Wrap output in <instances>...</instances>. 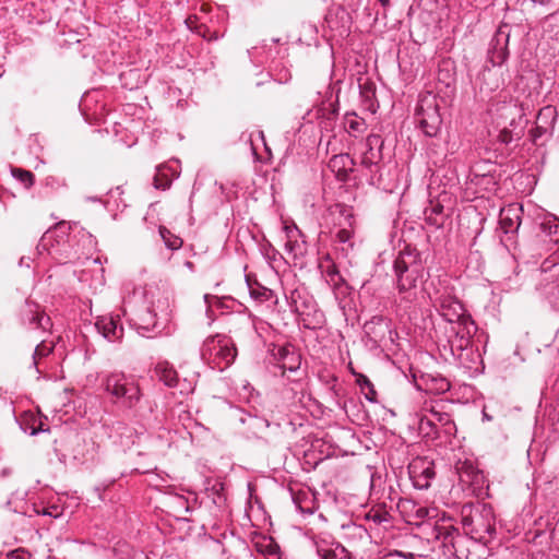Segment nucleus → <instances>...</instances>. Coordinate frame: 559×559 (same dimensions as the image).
<instances>
[{
	"mask_svg": "<svg viewBox=\"0 0 559 559\" xmlns=\"http://www.w3.org/2000/svg\"><path fill=\"white\" fill-rule=\"evenodd\" d=\"M433 307L447 322L443 334L437 341L441 356L465 370L476 371L481 362V355L474 342L478 328L471 313L448 290L433 299Z\"/></svg>",
	"mask_w": 559,
	"mask_h": 559,
	"instance_id": "nucleus-1",
	"label": "nucleus"
},
{
	"mask_svg": "<svg viewBox=\"0 0 559 559\" xmlns=\"http://www.w3.org/2000/svg\"><path fill=\"white\" fill-rule=\"evenodd\" d=\"M317 552L320 559H347L346 550L341 546H337L334 549L318 547Z\"/></svg>",
	"mask_w": 559,
	"mask_h": 559,
	"instance_id": "nucleus-31",
	"label": "nucleus"
},
{
	"mask_svg": "<svg viewBox=\"0 0 559 559\" xmlns=\"http://www.w3.org/2000/svg\"><path fill=\"white\" fill-rule=\"evenodd\" d=\"M287 304L297 318L298 322L308 330L320 329L325 318L323 312L318 308L314 298L307 292L305 287H297L286 295Z\"/></svg>",
	"mask_w": 559,
	"mask_h": 559,
	"instance_id": "nucleus-5",
	"label": "nucleus"
},
{
	"mask_svg": "<svg viewBox=\"0 0 559 559\" xmlns=\"http://www.w3.org/2000/svg\"><path fill=\"white\" fill-rule=\"evenodd\" d=\"M1 475H2V476H7V475H9V471H8L7 468H5V469H3V471H2V473H1Z\"/></svg>",
	"mask_w": 559,
	"mask_h": 559,
	"instance_id": "nucleus-56",
	"label": "nucleus"
},
{
	"mask_svg": "<svg viewBox=\"0 0 559 559\" xmlns=\"http://www.w3.org/2000/svg\"><path fill=\"white\" fill-rule=\"evenodd\" d=\"M168 167L162 165L156 168V174L153 179V185L155 189L158 190H167L171 186V177L166 173Z\"/></svg>",
	"mask_w": 559,
	"mask_h": 559,
	"instance_id": "nucleus-28",
	"label": "nucleus"
},
{
	"mask_svg": "<svg viewBox=\"0 0 559 559\" xmlns=\"http://www.w3.org/2000/svg\"><path fill=\"white\" fill-rule=\"evenodd\" d=\"M95 328L109 342L119 341L123 336V326L118 317H99L95 323Z\"/></svg>",
	"mask_w": 559,
	"mask_h": 559,
	"instance_id": "nucleus-17",
	"label": "nucleus"
},
{
	"mask_svg": "<svg viewBox=\"0 0 559 559\" xmlns=\"http://www.w3.org/2000/svg\"><path fill=\"white\" fill-rule=\"evenodd\" d=\"M254 546L257 551L265 555L267 559H282L280 546L272 537H263Z\"/></svg>",
	"mask_w": 559,
	"mask_h": 559,
	"instance_id": "nucleus-26",
	"label": "nucleus"
},
{
	"mask_svg": "<svg viewBox=\"0 0 559 559\" xmlns=\"http://www.w3.org/2000/svg\"><path fill=\"white\" fill-rule=\"evenodd\" d=\"M32 508L36 514L47 515V516L55 518V519H57L61 515V512L59 511L58 506H50L47 508H45V507L38 508L35 504H33Z\"/></svg>",
	"mask_w": 559,
	"mask_h": 559,
	"instance_id": "nucleus-41",
	"label": "nucleus"
},
{
	"mask_svg": "<svg viewBox=\"0 0 559 559\" xmlns=\"http://www.w3.org/2000/svg\"><path fill=\"white\" fill-rule=\"evenodd\" d=\"M542 229L552 237L555 243H559V219L556 216L542 223Z\"/></svg>",
	"mask_w": 559,
	"mask_h": 559,
	"instance_id": "nucleus-34",
	"label": "nucleus"
},
{
	"mask_svg": "<svg viewBox=\"0 0 559 559\" xmlns=\"http://www.w3.org/2000/svg\"><path fill=\"white\" fill-rule=\"evenodd\" d=\"M168 306L166 298L163 300L158 299L157 307H162L159 316L154 308L145 307L136 311L131 320L132 324L142 336L154 337L159 335L169 321Z\"/></svg>",
	"mask_w": 559,
	"mask_h": 559,
	"instance_id": "nucleus-9",
	"label": "nucleus"
},
{
	"mask_svg": "<svg viewBox=\"0 0 559 559\" xmlns=\"http://www.w3.org/2000/svg\"><path fill=\"white\" fill-rule=\"evenodd\" d=\"M365 333L370 336L374 342L381 341L389 330L386 320L382 316H374L370 321L364 325Z\"/></svg>",
	"mask_w": 559,
	"mask_h": 559,
	"instance_id": "nucleus-24",
	"label": "nucleus"
},
{
	"mask_svg": "<svg viewBox=\"0 0 559 559\" xmlns=\"http://www.w3.org/2000/svg\"><path fill=\"white\" fill-rule=\"evenodd\" d=\"M331 215L334 217L335 225L338 226L335 233V241L342 245L341 251L344 257H347L354 248L353 209L344 204H335L331 209Z\"/></svg>",
	"mask_w": 559,
	"mask_h": 559,
	"instance_id": "nucleus-11",
	"label": "nucleus"
},
{
	"mask_svg": "<svg viewBox=\"0 0 559 559\" xmlns=\"http://www.w3.org/2000/svg\"><path fill=\"white\" fill-rule=\"evenodd\" d=\"M204 301L206 304V313L209 317L211 316L214 307L221 308L223 306V301L218 297L211 296L209 294L204 295Z\"/></svg>",
	"mask_w": 559,
	"mask_h": 559,
	"instance_id": "nucleus-43",
	"label": "nucleus"
},
{
	"mask_svg": "<svg viewBox=\"0 0 559 559\" xmlns=\"http://www.w3.org/2000/svg\"><path fill=\"white\" fill-rule=\"evenodd\" d=\"M367 390H368V392L365 394L366 399L369 402H376V400H377V392H376L373 385L371 388H367Z\"/></svg>",
	"mask_w": 559,
	"mask_h": 559,
	"instance_id": "nucleus-51",
	"label": "nucleus"
},
{
	"mask_svg": "<svg viewBox=\"0 0 559 559\" xmlns=\"http://www.w3.org/2000/svg\"><path fill=\"white\" fill-rule=\"evenodd\" d=\"M14 498H15V493H13L11 496V498L7 501V506L9 508H11L14 512L27 513V510H25L23 507H21V508L19 506L12 507V504L14 503Z\"/></svg>",
	"mask_w": 559,
	"mask_h": 559,
	"instance_id": "nucleus-50",
	"label": "nucleus"
},
{
	"mask_svg": "<svg viewBox=\"0 0 559 559\" xmlns=\"http://www.w3.org/2000/svg\"><path fill=\"white\" fill-rule=\"evenodd\" d=\"M453 401L448 399L426 400L420 407L418 431L426 440L448 442L456 435Z\"/></svg>",
	"mask_w": 559,
	"mask_h": 559,
	"instance_id": "nucleus-2",
	"label": "nucleus"
},
{
	"mask_svg": "<svg viewBox=\"0 0 559 559\" xmlns=\"http://www.w3.org/2000/svg\"><path fill=\"white\" fill-rule=\"evenodd\" d=\"M10 559H32V556L28 551L24 549H15L9 552Z\"/></svg>",
	"mask_w": 559,
	"mask_h": 559,
	"instance_id": "nucleus-47",
	"label": "nucleus"
},
{
	"mask_svg": "<svg viewBox=\"0 0 559 559\" xmlns=\"http://www.w3.org/2000/svg\"><path fill=\"white\" fill-rule=\"evenodd\" d=\"M383 7L389 5L390 0H379Z\"/></svg>",
	"mask_w": 559,
	"mask_h": 559,
	"instance_id": "nucleus-55",
	"label": "nucleus"
},
{
	"mask_svg": "<svg viewBox=\"0 0 559 559\" xmlns=\"http://www.w3.org/2000/svg\"><path fill=\"white\" fill-rule=\"evenodd\" d=\"M345 126L349 132L361 133L366 128V122L362 118H358L355 114L346 116Z\"/></svg>",
	"mask_w": 559,
	"mask_h": 559,
	"instance_id": "nucleus-35",
	"label": "nucleus"
},
{
	"mask_svg": "<svg viewBox=\"0 0 559 559\" xmlns=\"http://www.w3.org/2000/svg\"><path fill=\"white\" fill-rule=\"evenodd\" d=\"M522 206L510 204L500 212V227L506 233H514L521 225Z\"/></svg>",
	"mask_w": 559,
	"mask_h": 559,
	"instance_id": "nucleus-19",
	"label": "nucleus"
},
{
	"mask_svg": "<svg viewBox=\"0 0 559 559\" xmlns=\"http://www.w3.org/2000/svg\"><path fill=\"white\" fill-rule=\"evenodd\" d=\"M431 537L439 540L447 551L454 555L457 559H463L461 546L465 542L459 533V530L448 522L436 523L431 531ZM465 559H468L466 557Z\"/></svg>",
	"mask_w": 559,
	"mask_h": 559,
	"instance_id": "nucleus-12",
	"label": "nucleus"
},
{
	"mask_svg": "<svg viewBox=\"0 0 559 559\" xmlns=\"http://www.w3.org/2000/svg\"><path fill=\"white\" fill-rule=\"evenodd\" d=\"M274 358L283 373L285 371L297 372L301 365V355L290 344L277 347L274 352Z\"/></svg>",
	"mask_w": 559,
	"mask_h": 559,
	"instance_id": "nucleus-16",
	"label": "nucleus"
},
{
	"mask_svg": "<svg viewBox=\"0 0 559 559\" xmlns=\"http://www.w3.org/2000/svg\"><path fill=\"white\" fill-rule=\"evenodd\" d=\"M415 120L426 136L438 135L442 127V117L437 95L430 92L420 95L415 110Z\"/></svg>",
	"mask_w": 559,
	"mask_h": 559,
	"instance_id": "nucleus-8",
	"label": "nucleus"
},
{
	"mask_svg": "<svg viewBox=\"0 0 559 559\" xmlns=\"http://www.w3.org/2000/svg\"><path fill=\"white\" fill-rule=\"evenodd\" d=\"M459 479L463 485L480 487L484 475L472 463L465 461L456 466Z\"/></svg>",
	"mask_w": 559,
	"mask_h": 559,
	"instance_id": "nucleus-21",
	"label": "nucleus"
},
{
	"mask_svg": "<svg viewBox=\"0 0 559 559\" xmlns=\"http://www.w3.org/2000/svg\"><path fill=\"white\" fill-rule=\"evenodd\" d=\"M557 117V110L552 106L543 107L538 115L536 123L548 126L554 130L555 120Z\"/></svg>",
	"mask_w": 559,
	"mask_h": 559,
	"instance_id": "nucleus-29",
	"label": "nucleus"
},
{
	"mask_svg": "<svg viewBox=\"0 0 559 559\" xmlns=\"http://www.w3.org/2000/svg\"><path fill=\"white\" fill-rule=\"evenodd\" d=\"M227 559H238L236 556H228Z\"/></svg>",
	"mask_w": 559,
	"mask_h": 559,
	"instance_id": "nucleus-58",
	"label": "nucleus"
},
{
	"mask_svg": "<svg viewBox=\"0 0 559 559\" xmlns=\"http://www.w3.org/2000/svg\"><path fill=\"white\" fill-rule=\"evenodd\" d=\"M159 235L166 248H168L171 251L180 249L183 245V240L179 236L173 234L165 226L159 227Z\"/></svg>",
	"mask_w": 559,
	"mask_h": 559,
	"instance_id": "nucleus-27",
	"label": "nucleus"
},
{
	"mask_svg": "<svg viewBox=\"0 0 559 559\" xmlns=\"http://www.w3.org/2000/svg\"><path fill=\"white\" fill-rule=\"evenodd\" d=\"M521 132L522 130H520L519 132H515V134H513V130H510L508 128H504L500 131L499 135H498V140L503 143V144H509L510 142L513 141L514 136L516 139L520 138L521 135Z\"/></svg>",
	"mask_w": 559,
	"mask_h": 559,
	"instance_id": "nucleus-42",
	"label": "nucleus"
},
{
	"mask_svg": "<svg viewBox=\"0 0 559 559\" xmlns=\"http://www.w3.org/2000/svg\"><path fill=\"white\" fill-rule=\"evenodd\" d=\"M381 559H415V554H413V552L405 554L400 550H393V551H390L389 554H386Z\"/></svg>",
	"mask_w": 559,
	"mask_h": 559,
	"instance_id": "nucleus-45",
	"label": "nucleus"
},
{
	"mask_svg": "<svg viewBox=\"0 0 559 559\" xmlns=\"http://www.w3.org/2000/svg\"><path fill=\"white\" fill-rule=\"evenodd\" d=\"M237 356V349L234 342L226 335L217 334L204 341L201 348L202 359L210 365L212 369L219 371L229 367Z\"/></svg>",
	"mask_w": 559,
	"mask_h": 559,
	"instance_id": "nucleus-6",
	"label": "nucleus"
},
{
	"mask_svg": "<svg viewBox=\"0 0 559 559\" xmlns=\"http://www.w3.org/2000/svg\"><path fill=\"white\" fill-rule=\"evenodd\" d=\"M102 385L115 404L135 411L142 400L139 381L132 374L122 371H112L103 377Z\"/></svg>",
	"mask_w": 559,
	"mask_h": 559,
	"instance_id": "nucleus-4",
	"label": "nucleus"
},
{
	"mask_svg": "<svg viewBox=\"0 0 559 559\" xmlns=\"http://www.w3.org/2000/svg\"><path fill=\"white\" fill-rule=\"evenodd\" d=\"M417 515H418L419 518H424V516L428 515V510H427V509H425V508H419V509L417 510Z\"/></svg>",
	"mask_w": 559,
	"mask_h": 559,
	"instance_id": "nucleus-52",
	"label": "nucleus"
},
{
	"mask_svg": "<svg viewBox=\"0 0 559 559\" xmlns=\"http://www.w3.org/2000/svg\"><path fill=\"white\" fill-rule=\"evenodd\" d=\"M543 26L547 32H552L559 26V9L544 17Z\"/></svg>",
	"mask_w": 559,
	"mask_h": 559,
	"instance_id": "nucleus-39",
	"label": "nucleus"
},
{
	"mask_svg": "<svg viewBox=\"0 0 559 559\" xmlns=\"http://www.w3.org/2000/svg\"><path fill=\"white\" fill-rule=\"evenodd\" d=\"M450 388H451L450 382L445 378H442V377L432 378L431 383L429 385V390L433 391L437 394L444 393V392L449 391Z\"/></svg>",
	"mask_w": 559,
	"mask_h": 559,
	"instance_id": "nucleus-36",
	"label": "nucleus"
},
{
	"mask_svg": "<svg viewBox=\"0 0 559 559\" xmlns=\"http://www.w3.org/2000/svg\"><path fill=\"white\" fill-rule=\"evenodd\" d=\"M357 383L359 384V386L365 390L367 388H371L372 386V383L371 381L369 380L368 377H366L365 374H359L358 379H357Z\"/></svg>",
	"mask_w": 559,
	"mask_h": 559,
	"instance_id": "nucleus-49",
	"label": "nucleus"
},
{
	"mask_svg": "<svg viewBox=\"0 0 559 559\" xmlns=\"http://www.w3.org/2000/svg\"><path fill=\"white\" fill-rule=\"evenodd\" d=\"M507 115L512 116V119L510 121V127L515 129V116H519L520 119L524 116V111L521 105H518L515 103H510L506 106Z\"/></svg>",
	"mask_w": 559,
	"mask_h": 559,
	"instance_id": "nucleus-38",
	"label": "nucleus"
},
{
	"mask_svg": "<svg viewBox=\"0 0 559 559\" xmlns=\"http://www.w3.org/2000/svg\"><path fill=\"white\" fill-rule=\"evenodd\" d=\"M228 324L230 325L229 332H237L238 330H251V323L248 318L239 314H230L227 318Z\"/></svg>",
	"mask_w": 559,
	"mask_h": 559,
	"instance_id": "nucleus-32",
	"label": "nucleus"
},
{
	"mask_svg": "<svg viewBox=\"0 0 559 559\" xmlns=\"http://www.w3.org/2000/svg\"><path fill=\"white\" fill-rule=\"evenodd\" d=\"M155 373L158 377L159 381H162L168 388H176L179 384V376L176 369L168 361H159L155 366Z\"/></svg>",
	"mask_w": 559,
	"mask_h": 559,
	"instance_id": "nucleus-23",
	"label": "nucleus"
},
{
	"mask_svg": "<svg viewBox=\"0 0 559 559\" xmlns=\"http://www.w3.org/2000/svg\"><path fill=\"white\" fill-rule=\"evenodd\" d=\"M483 418L486 420H491V417L487 413H483Z\"/></svg>",
	"mask_w": 559,
	"mask_h": 559,
	"instance_id": "nucleus-54",
	"label": "nucleus"
},
{
	"mask_svg": "<svg viewBox=\"0 0 559 559\" xmlns=\"http://www.w3.org/2000/svg\"><path fill=\"white\" fill-rule=\"evenodd\" d=\"M425 221L428 225L440 228L443 226L447 214L440 202H431L424 211Z\"/></svg>",
	"mask_w": 559,
	"mask_h": 559,
	"instance_id": "nucleus-25",
	"label": "nucleus"
},
{
	"mask_svg": "<svg viewBox=\"0 0 559 559\" xmlns=\"http://www.w3.org/2000/svg\"><path fill=\"white\" fill-rule=\"evenodd\" d=\"M367 519L372 521L374 524L383 525L388 527L391 525V514L386 510L371 509L367 513Z\"/></svg>",
	"mask_w": 559,
	"mask_h": 559,
	"instance_id": "nucleus-30",
	"label": "nucleus"
},
{
	"mask_svg": "<svg viewBox=\"0 0 559 559\" xmlns=\"http://www.w3.org/2000/svg\"><path fill=\"white\" fill-rule=\"evenodd\" d=\"M194 381L183 378L182 380L179 379V384L176 388L179 389L181 394H189L194 391Z\"/></svg>",
	"mask_w": 559,
	"mask_h": 559,
	"instance_id": "nucleus-44",
	"label": "nucleus"
},
{
	"mask_svg": "<svg viewBox=\"0 0 559 559\" xmlns=\"http://www.w3.org/2000/svg\"><path fill=\"white\" fill-rule=\"evenodd\" d=\"M328 166L338 180L346 181L349 173L354 171L355 160L349 154H336L330 158Z\"/></svg>",
	"mask_w": 559,
	"mask_h": 559,
	"instance_id": "nucleus-18",
	"label": "nucleus"
},
{
	"mask_svg": "<svg viewBox=\"0 0 559 559\" xmlns=\"http://www.w3.org/2000/svg\"><path fill=\"white\" fill-rule=\"evenodd\" d=\"M12 175L27 188L34 183V175L29 170L14 168Z\"/></svg>",
	"mask_w": 559,
	"mask_h": 559,
	"instance_id": "nucleus-37",
	"label": "nucleus"
},
{
	"mask_svg": "<svg viewBox=\"0 0 559 559\" xmlns=\"http://www.w3.org/2000/svg\"><path fill=\"white\" fill-rule=\"evenodd\" d=\"M22 321L32 330L48 331L52 326L50 317L45 313L38 304L34 302H26L22 310Z\"/></svg>",
	"mask_w": 559,
	"mask_h": 559,
	"instance_id": "nucleus-15",
	"label": "nucleus"
},
{
	"mask_svg": "<svg viewBox=\"0 0 559 559\" xmlns=\"http://www.w3.org/2000/svg\"><path fill=\"white\" fill-rule=\"evenodd\" d=\"M237 415L238 421L241 425L247 426L248 432H251L254 436H257L259 432L263 431L270 426L267 419L259 417L257 415H251L250 413H246L242 409H239Z\"/></svg>",
	"mask_w": 559,
	"mask_h": 559,
	"instance_id": "nucleus-22",
	"label": "nucleus"
},
{
	"mask_svg": "<svg viewBox=\"0 0 559 559\" xmlns=\"http://www.w3.org/2000/svg\"><path fill=\"white\" fill-rule=\"evenodd\" d=\"M52 350H53V345L47 344L46 341H41V343H39L35 347V350L33 354V360H34L33 364L36 367L38 372H40V370L38 368V364H39L38 360L43 357L48 356L50 353H52Z\"/></svg>",
	"mask_w": 559,
	"mask_h": 559,
	"instance_id": "nucleus-33",
	"label": "nucleus"
},
{
	"mask_svg": "<svg viewBox=\"0 0 559 559\" xmlns=\"http://www.w3.org/2000/svg\"><path fill=\"white\" fill-rule=\"evenodd\" d=\"M324 273H325V276L334 284H335L336 278L341 280L340 272L334 264L329 265L326 267V270L324 271Z\"/></svg>",
	"mask_w": 559,
	"mask_h": 559,
	"instance_id": "nucleus-46",
	"label": "nucleus"
},
{
	"mask_svg": "<svg viewBox=\"0 0 559 559\" xmlns=\"http://www.w3.org/2000/svg\"><path fill=\"white\" fill-rule=\"evenodd\" d=\"M393 270L399 293L405 294L404 298L411 301L415 296L413 289L424 275L420 253L415 248L406 247L394 260Z\"/></svg>",
	"mask_w": 559,
	"mask_h": 559,
	"instance_id": "nucleus-3",
	"label": "nucleus"
},
{
	"mask_svg": "<svg viewBox=\"0 0 559 559\" xmlns=\"http://www.w3.org/2000/svg\"><path fill=\"white\" fill-rule=\"evenodd\" d=\"M38 431H39V429L33 428L31 435H36Z\"/></svg>",
	"mask_w": 559,
	"mask_h": 559,
	"instance_id": "nucleus-57",
	"label": "nucleus"
},
{
	"mask_svg": "<svg viewBox=\"0 0 559 559\" xmlns=\"http://www.w3.org/2000/svg\"><path fill=\"white\" fill-rule=\"evenodd\" d=\"M552 129H550L548 126L536 123V127L531 130L530 135L532 141L537 144L538 140L545 135V134H551Z\"/></svg>",
	"mask_w": 559,
	"mask_h": 559,
	"instance_id": "nucleus-40",
	"label": "nucleus"
},
{
	"mask_svg": "<svg viewBox=\"0 0 559 559\" xmlns=\"http://www.w3.org/2000/svg\"><path fill=\"white\" fill-rule=\"evenodd\" d=\"M409 478L415 488L428 489L436 477L435 463L427 457H416L408 465Z\"/></svg>",
	"mask_w": 559,
	"mask_h": 559,
	"instance_id": "nucleus-13",
	"label": "nucleus"
},
{
	"mask_svg": "<svg viewBox=\"0 0 559 559\" xmlns=\"http://www.w3.org/2000/svg\"><path fill=\"white\" fill-rule=\"evenodd\" d=\"M250 294H251V296H253L254 298H264V299H269V297L271 296L272 292H271L270 289L262 288V292H259V290H255V289H251V290H250Z\"/></svg>",
	"mask_w": 559,
	"mask_h": 559,
	"instance_id": "nucleus-48",
	"label": "nucleus"
},
{
	"mask_svg": "<svg viewBox=\"0 0 559 559\" xmlns=\"http://www.w3.org/2000/svg\"><path fill=\"white\" fill-rule=\"evenodd\" d=\"M510 29L508 25H502L495 33L490 40L488 49V60L493 67H500L509 57Z\"/></svg>",
	"mask_w": 559,
	"mask_h": 559,
	"instance_id": "nucleus-14",
	"label": "nucleus"
},
{
	"mask_svg": "<svg viewBox=\"0 0 559 559\" xmlns=\"http://www.w3.org/2000/svg\"><path fill=\"white\" fill-rule=\"evenodd\" d=\"M480 90L495 92L504 84L501 70L497 67H485L479 76Z\"/></svg>",
	"mask_w": 559,
	"mask_h": 559,
	"instance_id": "nucleus-20",
	"label": "nucleus"
},
{
	"mask_svg": "<svg viewBox=\"0 0 559 559\" xmlns=\"http://www.w3.org/2000/svg\"><path fill=\"white\" fill-rule=\"evenodd\" d=\"M534 3H538L540 5H546L547 3H549L551 0H532Z\"/></svg>",
	"mask_w": 559,
	"mask_h": 559,
	"instance_id": "nucleus-53",
	"label": "nucleus"
},
{
	"mask_svg": "<svg viewBox=\"0 0 559 559\" xmlns=\"http://www.w3.org/2000/svg\"><path fill=\"white\" fill-rule=\"evenodd\" d=\"M462 524L475 539H486L496 533L492 508L486 504L466 503L462 508Z\"/></svg>",
	"mask_w": 559,
	"mask_h": 559,
	"instance_id": "nucleus-7",
	"label": "nucleus"
},
{
	"mask_svg": "<svg viewBox=\"0 0 559 559\" xmlns=\"http://www.w3.org/2000/svg\"><path fill=\"white\" fill-rule=\"evenodd\" d=\"M365 146L366 151L362 153L359 170L370 186L380 187L383 140L378 134H370L366 139Z\"/></svg>",
	"mask_w": 559,
	"mask_h": 559,
	"instance_id": "nucleus-10",
	"label": "nucleus"
}]
</instances>
